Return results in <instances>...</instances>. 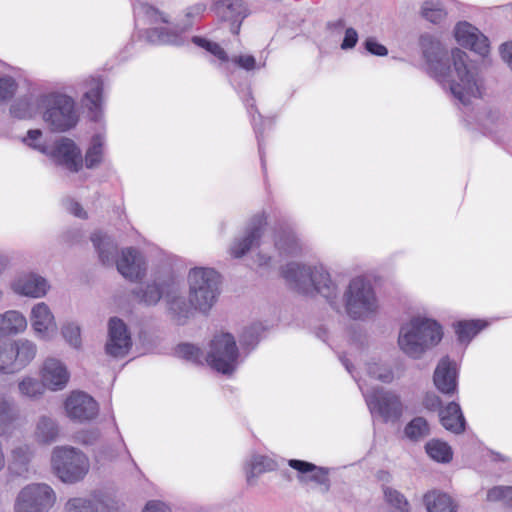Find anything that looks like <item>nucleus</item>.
<instances>
[{
  "mask_svg": "<svg viewBox=\"0 0 512 512\" xmlns=\"http://www.w3.org/2000/svg\"><path fill=\"white\" fill-rule=\"evenodd\" d=\"M420 47L430 70L440 82H448L452 95L464 106L471 98L482 95V78L478 67L469 61L466 52L459 48L451 51L454 71L457 79L448 80L450 66L441 43L429 34L420 37Z\"/></svg>",
  "mask_w": 512,
  "mask_h": 512,
  "instance_id": "f257e3e1",
  "label": "nucleus"
},
{
  "mask_svg": "<svg viewBox=\"0 0 512 512\" xmlns=\"http://www.w3.org/2000/svg\"><path fill=\"white\" fill-rule=\"evenodd\" d=\"M282 276L297 292L304 295L318 293L329 304H336L337 285L323 266H306L291 262L282 269Z\"/></svg>",
  "mask_w": 512,
  "mask_h": 512,
  "instance_id": "f03ea898",
  "label": "nucleus"
},
{
  "mask_svg": "<svg viewBox=\"0 0 512 512\" xmlns=\"http://www.w3.org/2000/svg\"><path fill=\"white\" fill-rule=\"evenodd\" d=\"M442 337V327L437 321L417 316L401 326L398 345L408 357L420 359L427 350L436 346Z\"/></svg>",
  "mask_w": 512,
  "mask_h": 512,
  "instance_id": "7ed1b4c3",
  "label": "nucleus"
},
{
  "mask_svg": "<svg viewBox=\"0 0 512 512\" xmlns=\"http://www.w3.org/2000/svg\"><path fill=\"white\" fill-rule=\"evenodd\" d=\"M188 283L193 308L208 312L220 294V275L212 268L196 267L189 271Z\"/></svg>",
  "mask_w": 512,
  "mask_h": 512,
  "instance_id": "20e7f679",
  "label": "nucleus"
},
{
  "mask_svg": "<svg viewBox=\"0 0 512 512\" xmlns=\"http://www.w3.org/2000/svg\"><path fill=\"white\" fill-rule=\"evenodd\" d=\"M345 309L354 320H365L379 310V301L372 282L359 276L352 279L344 293Z\"/></svg>",
  "mask_w": 512,
  "mask_h": 512,
  "instance_id": "39448f33",
  "label": "nucleus"
},
{
  "mask_svg": "<svg viewBox=\"0 0 512 512\" xmlns=\"http://www.w3.org/2000/svg\"><path fill=\"white\" fill-rule=\"evenodd\" d=\"M51 463L56 476L69 484L81 481L90 468L87 456L74 447L54 448Z\"/></svg>",
  "mask_w": 512,
  "mask_h": 512,
  "instance_id": "423d86ee",
  "label": "nucleus"
},
{
  "mask_svg": "<svg viewBox=\"0 0 512 512\" xmlns=\"http://www.w3.org/2000/svg\"><path fill=\"white\" fill-rule=\"evenodd\" d=\"M41 102L45 107L44 121L49 124L52 131L65 132L78 123L75 102L71 97L51 93L44 96Z\"/></svg>",
  "mask_w": 512,
  "mask_h": 512,
  "instance_id": "0eeeda50",
  "label": "nucleus"
},
{
  "mask_svg": "<svg viewBox=\"0 0 512 512\" xmlns=\"http://www.w3.org/2000/svg\"><path fill=\"white\" fill-rule=\"evenodd\" d=\"M238 356L234 336L230 333H221L211 340L206 361L217 372L231 374L236 369Z\"/></svg>",
  "mask_w": 512,
  "mask_h": 512,
  "instance_id": "6e6552de",
  "label": "nucleus"
},
{
  "mask_svg": "<svg viewBox=\"0 0 512 512\" xmlns=\"http://www.w3.org/2000/svg\"><path fill=\"white\" fill-rule=\"evenodd\" d=\"M56 501V493L46 483L24 486L15 499V512H47Z\"/></svg>",
  "mask_w": 512,
  "mask_h": 512,
  "instance_id": "1a4fd4ad",
  "label": "nucleus"
},
{
  "mask_svg": "<svg viewBox=\"0 0 512 512\" xmlns=\"http://www.w3.org/2000/svg\"><path fill=\"white\" fill-rule=\"evenodd\" d=\"M367 406L372 414H378L385 422L396 421L402 415V404L399 397L383 388L363 390L360 386Z\"/></svg>",
  "mask_w": 512,
  "mask_h": 512,
  "instance_id": "9d476101",
  "label": "nucleus"
},
{
  "mask_svg": "<svg viewBox=\"0 0 512 512\" xmlns=\"http://www.w3.org/2000/svg\"><path fill=\"white\" fill-rule=\"evenodd\" d=\"M131 346L132 341L126 324L118 317L110 318L106 353L114 358H121L129 352Z\"/></svg>",
  "mask_w": 512,
  "mask_h": 512,
  "instance_id": "9b49d317",
  "label": "nucleus"
},
{
  "mask_svg": "<svg viewBox=\"0 0 512 512\" xmlns=\"http://www.w3.org/2000/svg\"><path fill=\"white\" fill-rule=\"evenodd\" d=\"M266 225V217L264 214L254 215L245 231L243 237L236 238L231 247L230 253L234 258L244 256L252 247L258 246L263 235Z\"/></svg>",
  "mask_w": 512,
  "mask_h": 512,
  "instance_id": "f8f14e48",
  "label": "nucleus"
},
{
  "mask_svg": "<svg viewBox=\"0 0 512 512\" xmlns=\"http://www.w3.org/2000/svg\"><path fill=\"white\" fill-rule=\"evenodd\" d=\"M65 509L67 512H115L120 509V506L108 495L92 494L89 497L70 499Z\"/></svg>",
  "mask_w": 512,
  "mask_h": 512,
  "instance_id": "ddd939ff",
  "label": "nucleus"
},
{
  "mask_svg": "<svg viewBox=\"0 0 512 512\" xmlns=\"http://www.w3.org/2000/svg\"><path fill=\"white\" fill-rule=\"evenodd\" d=\"M457 42L471 51L485 58L490 51L488 38L480 30L468 22H460L455 27Z\"/></svg>",
  "mask_w": 512,
  "mask_h": 512,
  "instance_id": "4468645a",
  "label": "nucleus"
},
{
  "mask_svg": "<svg viewBox=\"0 0 512 512\" xmlns=\"http://www.w3.org/2000/svg\"><path fill=\"white\" fill-rule=\"evenodd\" d=\"M69 418L79 422L94 419L99 411L98 403L84 392H73L65 402Z\"/></svg>",
  "mask_w": 512,
  "mask_h": 512,
  "instance_id": "2eb2a0df",
  "label": "nucleus"
},
{
  "mask_svg": "<svg viewBox=\"0 0 512 512\" xmlns=\"http://www.w3.org/2000/svg\"><path fill=\"white\" fill-rule=\"evenodd\" d=\"M50 155L58 165L65 167L70 172H78L83 166L81 150L69 138L63 137L57 141Z\"/></svg>",
  "mask_w": 512,
  "mask_h": 512,
  "instance_id": "dca6fc26",
  "label": "nucleus"
},
{
  "mask_svg": "<svg viewBox=\"0 0 512 512\" xmlns=\"http://www.w3.org/2000/svg\"><path fill=\"white\" fill-rule=\"evenodd\" d=\"M114 264H116L118 272L130 281L142 279L146 274V264L143 256L132 247L123 249L120 258Z\"/></svg>",
  "mask_w": 512,
  "mask_h": 512,
  "instance_id": "f3484780",
  "label": "nucleus"
},
{
  "mask_svg": "<svg viewBox=\"0 0 512 512\" xmlns=\"http://www.w3.org/2000/svg\"><path fill=\"white\" fill-rule=\"evenodd\" d=\"M436 388L445 395H453L457 391V372L455 363L448 356L437 364L433 375Z\"/></svg>",
  "mask_w": 512,
  "mask_h": 512,
  "instance_id": "a211bd4d",
  "label": "nucleus"
},
{
  "mask_svg": "<svg viewBox=\"0 0 512 512\" xmlns=\"http://www.w3.org/2000/svg\"><path fill=\"white\" fill-rule=\"evenodd\" d=\"M219 17L230 23V31L238 34L242 21L248 15V9L243 0H221L216 6Z\"/></svg>",
  "mask_w": 512,
  "mask_h": 512,
  "instance_id": "6ab92c4d",
  "label": "nucleus"
},
{
  "mask_svg": "<svg viewBox=\"0 0 512 512\" xmlns=\"http://www.w3.org/2000/svg\"><path fill=\"white\" fill-rule=\"evenodd\" d=\"M69 380V373L66 367L57 359L49 358L44 362L42 368V382L50 390L63 389Z\"/></svg>",
  "mask_w": 512,
  "mask_h": 512,
  "instance_id": "aec40b11",
  "label": "nucleus"
},
{
  "mask_svg": "<svg viewBox=\"0 0 512 512\" xmlns=\"http://www.w3.org/2000/svg\"><path fill=\"white\" fill-rule=\"evenodd\" d=\"M289 466L295 470H297L301 474H307L310 473L309 476L304 477L300 476V481H312L318 484L321 487L322 492H328L330 489V480L328 477V469L324 467L316 466L313 463L304 461V460H298V459H291L288 462Z\"/></svg>",
  "mask_w": 512,
  "mask_h": 512,
  "instance_id": "412c9836",
  "label": "nucleus"
},
{
  "mask_svg": "<svg viewBox=\"0 0 512 512\" xmlns=\"http://www.w3.org/2000/svg\"><path fill=\"white\" fill-rule=\"evenodd\" d=\"M174 281L172 278L154 280L145 286L134 289L133 294L139 302L145 305H156L162 297H167L169 284H174Z\"/></svg>",
  "mask_w": 512,
  "mask_h": 512,
  "instance_id": "4be33fe9",
  "label": "nucleus"
},
{
  "mask_svg": "<svg viewBox=\"0 0 512 512\" xmlns=\"http://www.w3.org/2000/svg\"><path fill=\"white\" fill-rule=\"evenodd\" d=\"M48 287L46 279L34 273L21 275L12 284L17 294L34 298L44 296Z\"/></svg>",
  "mask_w": 512,
  "mask_h": 512,
  "instance_id": "5701e85b",
  "label": "nucleus"
},
{
  "mask_svg": "<svg viewBox=\"0 0 512 512\" xmlns=\"http://www.w3.org/2000/svg\"><path fill=\"white\" fill-rule=\"evenodd\" d=\"M31 324L35 333L41 338L49 337L55 331L54 316L45 303L36 304L31 311Z\"/></svg>",
  "mask_w": 512,
  "mask_h": 512,
  "instance_id": "b1692460",
  "label": "nucleus"
},
{
  "mask_svg": "<svg viewBox=\"0 0 512 512\" xmlns=\"http://www.w3.org/2000/svg\"><path fill=\"white\" fill-rule=\"evenodd\" d=\"M91 241L101 263L105 266H113L118 255L117 243L110 236L100 231L91 235Z\"/></svg>",
  "mask_w": 512,
  "mask_h": 512,
  "instance_id": "393cba45",
  "label": "nucleus"
},
{
  "mask_svg": "<svg viewBox=\"0 0 512 512\" xmlns=\"http://www.w3.org/2000/svg\"><path fill=\"white\" fill-rule=\"evenodd\" d=\"M440 423L448 431L461 434L466 429V420L458 403L452 401L439 411Z\"/></svg>",
  "mask_w": 512,
  "mask_h": 512,
  "instance_id": "a878e982",
  "label": "nucleus"
},
{
  "mask_svg": "<svg viewBox=\"0 0 512 512\" xmlns=\"http://www.w3.org/2000/svg\"><path fill=\"white\" fill-rule=\"evenodd\" d=\"M423 503L427 512H456L458 506L454 499L441 490H430L423 495Z\"/></svg>",
  "mask_w": 512,
  "mask_h": 512,
  "instance_id": "bb28decb",
  "label": "nucleus"
},
{
  "mask_svg": "<svg viewBox=\"0 0 512 512\" xmlns=\"http://www.w3.org/2000/svg\"><path fill=\"white\" fill-rule=\"evenodd\" d=\"M10 348L13 350V362L15 373L25 368L36 356V345L27 340L20 339L9 342Z\"/></svg>",
  "mask_w": 512,
  "mask_h": 512,
  "instance_id": "cd10ccee",
  "label": "nucleus"
},
{
  "mask_svg": "<svg viewBox=\"0 0 512 512\" xmlns=\"http://www.w3.org/2000/svg\"><path fill=\"white\" fill-rule=\"evenodd\" d=\"M33 457L31 447L27 444L15 447L11 452L9 462V471L16 476L27 477L29 473L30 462Z\"/></svg>",
  "mask_w": 512,
  "mask_h": 512,
  "instance_id": "c85d7f7f",
  "label": "nucleus"
},
{
  "mask_svg": "<svg viewBox=\"0 0 512 512\" xmlns=\"http://www.w3.org/2000/svg\"><path fill=\"white\" fill-rule=\"evenodd\" d=\"M166 301L171 310L177 317L180 324L183 323L182 319L185 320L189 317L193 305L190 301L187 302L181 295L179 284L174 281V284H169Z\"/></svg>",
  "mask_w": 512,
  "mask_h": 512,
  "instance_id": "c756f323",
  "label": "nucleus"
},
{
  "mask_svg": "<svg viewBox=\"0 0 512 512\" xmlns=\"http://www.w3.org/2000/svg\"><path fill=\"white\" fill-rule=\"evenodd\" d=\"M140 37L144 38L148 43L154 45H182L183 39L181 35L169 30L167 27L153 26L140 32Z\"/></svg>",
  "mask_w": 512,
  "mask_h": 512,
  "instance_id": "7c9ffc66",
  "label": "nucleus"
},
{
  "mask_svg": "<svg viewBox=\"0 0 512 512\" xmlns=\"http://www.w3.org/2000/svg\"><path fill=\"white\" fill-rule=\"evenodd\" d=\"M133 11L137 24L157 25L168 23L166 16L155 7L144 3L136 2L133 4Z\"/></svg>",
  "mask_w": 512,
  "mask_h": 512,
  "instance_id": "2f4dec72",
  "label": "nucleus"
},
{
  "mask_svg": "<svg viewBox=\"0 0 512 512\" xmlns=\"http://www.w3.org/2000/svg\"><path fill=\"white\" fill-rule=\"evenodd\" d=\"M59 435V426L55 419L49 416H41L36 424L35 437L38 442L51 444Z\"/></svg>",
  "mask_w": 512,
  "mask_h": 512,
  "instance_id": "473e14b6",
  "label": "nucleus"
},
{
  "mask_svg": "<svg viewBox=\"0 0 512 512\" xmlns=\"http://www.w3.org/2000/svg\"><path fill=\"white\" fill-rule=\"evenodd\" d=\"M26 326L25 317L17 311H7L0 315V335L2 336L22 332Z\"/></svg>",
  "mask_w": 512,
  "mask_h": 512,
  "instance_id": "72a5a7b5",
  "label": "nucleus"
},
{
  "mask_svg": "<svg viewBox=\"0 0 512 512\" xmlns=\"http://www.w3.org/2000/svg\"><path fill=\"white\" fill-rule=\"evenodd\" d=\"M18 417V410L13 401L0 395V436L9 432Z\"/></svg>",
  "mask_w": 512,
  "mask_h": 512,
  "instance_id": "f704fd0d",
  "label": "nucleus"
},
{
  "mask_svg": "<svg viewBox=\"0 0 512 512\" xmlns=\"http://www.w3.org/2000/svg\"><path fill=\"white\" fill-rule=\"evenodd\" d=\"M275 247L287 256L296 255L300 251V245L294 232L290 229L280 231L275 238Z\"/></svg>",
  "mask_w": 512,
  "mask_h": 512,
  "instance_id": "c9c22d12",
  "label": "nucleus"
},
{
  "mask_svg": "<svg viewBox=\"0 0 512 512\" xmlns=\"http://www.w3.org/2000/svg\"><path fill=\"white\" fill-rule=\"evenodd\" d=\"M425 450L431 459L439 463H449L453 457L451 447L446 442L438 439L428 441Z\"/></svg>",
  "mask_w": 512,
  "mask_h": 512,
  "instance_id": "e433bc0d",
  "label": "nucleus"
},
{
  "mask_svg": "<svg viewBox=\"0 0 512 512\" xmlns=\"http://www.w3.org/2000/svg\"><path fill=\"white\" fill-rule=\"evenodd\" d=\"M105 138L101 134H96L92 137L90 146L85 154V166L88 169H93L99 166L103 160V147Z\"/></svg>",
  "mask_w": 512,
  "mask_h": 512,
  "instance_id": "4c0bfd02",
  "label": "nucleus"
},
{
  "mask_svg": "<svg viewBox=\"0 0 512 512\" xmlns=\"http://www.w3.org/2000/svg\"><path fill=\"white\" fill-rule=\"evenodd\" d=\"M486 323L480 320H464L459 321L454 325L455 332L458 340L462 343H469L471 339L477 335L484 327Z\"/></svg>",
  "mask_w": 512,
  "mask_h": 512,
  "instance_id": "58836bf2",
  "label": "nucleus"
},
{
  "mask_svg": "<svg viewBox=\"0 0 512 512\" xmlns=\"http://www.w3.org/2000/svg\"><path fill=\"white\" fill-rule=\"evenodd\" d=\"M404 433L409 440L418 442L430 434L429 424L425 418L415 417L405 426Z\"/></svg>",
  "mask_w": 512,
  "mask_h": 512,
  "instance_id": "ea45409f",
  "label": "nucleus"
},
{
  "mask_svg": "<svg viewBox=\"0 0 512 512\" xmlns=\"http://www.w3.org/2000/svg\"><path fill=\"white\" fill-rule=\"evenodd\" d=\"M87 91L84 94V103L89 110H97L101 103L102 81L99 78H91L86 82Z\"/></svg>",
  "mask_w": 512,
  "mask_h": 512,
  "instance_id": "a19ab883",
  "label": "nucleus"
},
{
  "mask_svg": "<svg viewBox=\"0 0 512 512\" xmlns=\"http://www.w3.org/2000/svg\"><path fill=\"white\" fill-rule=\"evenodd\" d=\"M273 466L274 462L270 458L262 455L253 456L246 468L247 481L251 483L253 478H256L263 472L272 470Z\"/></svg>",
  "mask_w": 512,
  "mask_h": 512,
  "instance_id": "79ce46f5",
  "label": "nucleus"
},
{
  "mask_svg": "<svg viewBox=\"0 0 512 512\" xmlns=\"http://www.w3.org/2000/svg\"><path fill=\"white\" fill-rule=\"evenodd\" d=\"M264 331L259 323L251 324L245 327L240 335V344L247 349H254L260 340L261 333Z\"/></svg>",
  "mask_w": 512,
  "mask_h": 512,
  "instance_id": "37998d69",
  "label": "nucleus"
},
{
  "mask_svg": "<svg viewBox=\"0 0 512 512\" xmlns=\"http://www.w3.org/2000/svg\"><path fill=\"white\" fill-rule=\"evenodd\" d=\"M383 493L386 502L392 507L399 512H408L409 502L401 492L391 487L383 486Z\"/></svg>",
  "mask_w": 512,
  "mask_h": 512,
  "instance_id": "c03bdc74",
  "label": "nucleus"
},
{
  "mask_svg": "<svg viewBox=\"0 0 512 512\" xmlns=\"http://www.w3.org/2000/svg\"><path fill=\"white\" fill-rule=\"evenodd\" d=\"M192 42L197 45L198 47H201L205 49L206 51L210 52L212 55L217 57L222 62L229 61V57L226 53V51L216 42H212L207 40L206 38L200 37V36H194L192 37Z\"/></svg>",
  "mask_w": 512,
  "mask_h": 512,
  "instance_id": "a18cd8bd",
  "label": "nucleus"
},
{
  "mask_svg": "<svg viewBox=\"0 0 512 512\" xmlns=\"http://www.w3.org/2000/svg\"><path fill=\"white\" fill-rule=\"evenodd\" d=\"M175 353L178 357L195 364H202L203 352L195 345L189 343L179 344Z\"/></svg>",
  "mask_w": 512,
  "mask_h": 512,
  "instance_id": "49530a36",
  "label": "nucleus"
},
{
  "mask_svg": "<svg viewBox=\"0 0 512 512\" xmlns=\"http://www.w3.org/2000/svg\"><path fill=\"white\" fill-rule=\"evenodd\" d=\"M487 500L491 502H502L505 506L512 508V486H494L487 492Z\"/></svg>",
  "mask_w": 512,
  "mask_h": 512,
  "instance_id": "de8ad7c7",
  "label": "nucleus"
},
{
  "mask_svg": "<svg viewBox=\"0 0 512 512\" xmlns=\"http://www.w3.org/2000/svg\"><path fill=\"white\" fill-rule=\"evenodd\" d=\"M422 16L431 23L438 24L446 16V12L439 3L426 1L422 6Z\"/></svg>",
  "mask_w": 512,
  "mask_h": 512,
  "instance_id": "09e8293b",
  "label": "nucleus"
},
{
  "mask_svg": "<svg viewBox=\"0 0 512 512\" xmlns=\"http://www.w3.org/2000/svg\"><path fill=\"white\" fill-rule=\"evenodd\" d=\"M367 373L370 377L389 383L393 380L392 370L384 364L372 362L367 364Z\"/></svg>",
  "mask_w": 512,
  "mask_h": 512,
  "instance_id": "8fccbe9b",
  "label": "nucleus"
},
{
  "mask_svg": "<svg viewBox=\"0 0 512 512\" xmlns=\"http://www.w3.org/2000/svg\"><path fill=\"white\" fill-rule=\"evenodd\" d=\"M13 350L9 342L0 344V372L4 374H13L14 370Z\"/></svg>",
  "mask_w": 512,
  "mask_h": 512,
  "instance_id": "3c124183",
  "label": "nucleus"
},
{
  "mask_svg": "<svg viewBox=\"0 0 512 512\" xmlns=\"http://www.w3.org/2000/svg\"><path fill=\"white\" fill-rule=\"evenodd\" d=\"M18 387L21 394L30 398H37L43 393L45 385L33 378H25L19 383Z\"/></svg>",
  "mask_w": 512,
  "mask_h": 512,
  "instance_id": "603ef678",
  "label": "nucleus"
},
{
  "mask_svg": "<svg viewBox=\"0 0 512 512\" xmlns=\"http://www.w3.org/2000/svg\"><path fill=\"white\" fill-rule=\"evenodd\" d=\"M61 333L70 346L74 348H79L81 346V331L79 325L76 323L69 322L64 324L61 329Z\"/></svg>",
  "mask_w": 512,
  "mask_h": 512,
  "instance_id": "864d4df0",
  "label": "nucleus"
},
{
  "mask_svg": "<svg viewBox=\"0 0 512 512\" xmlns=\"http://www.w3.org/2000/svg\"><path fill=\"white\" fill-rule=\"evenodd\" d=\"M10 113L18 119H28L34 114V108L28 99H18L10 107Z\"/></svg>",
  "mask_w": 512,
  "mask_h": 512,
  "instance_id": "5fc2aeb1",
  "label": "nucleus"
},
{
  "mask_svg": "<svg viewBox=\"0 0 512 512\" xmlns=\"http://www.w3.org/2000/svg\"><path fill=\"white\" fill-rule=\"evenodd\" d=\"M17 90V83L12 77H0V102L12 98Z\"/></svg>",
  "mask_w": 512,
  "mask_h": 512,
  "instance_id": "6e6d98bb",
  "label": "nucleus"
},
{
  "mask_svg": "<svg viewBox=\"0 0 512 512\" xmlns=\"http://www.w3.org/2000/svg\"><path fill=\"white\" fill-rule=\"evenodd\" d=\"M230 60L233 64L246 71H251L256 68V59L252 55L234 56Z\"/></svg>",
  "mask_w": 512,
  "mask_h": 512,
  "instance_id": "4d7b16f0",
  "label": "nucleus"
},
{
  "mask_svg": "<svg viewBox=\"0 0 512 512\" xmlns=\"http://www.w3.org/2000/svg\"><path fill=\"white\" fill-rule=\"evenodd\" d=\"M364 46L365 49L372 55L386 56L388 54L387 48L384 45L378 43L373 38L366 39L364 42Z\"/></svg>",
  "mask_w": 512,
  "mask_h": 512,
  "instance_id": "13d9d810",
  "label": "nucleus"
},
{
  "mask_svg": "<svg viewBox=\"0 0 512 512\" xmlns=\"http://www.w3.org/2000/svg\"><path fill=\"white\" fill-rule=\"evenodd\" d=\"M251 117H252V124H253L254 131L256 134L257 142H258V150H259L262 170L264 173H266V161H265V154L263 151V132L260 130V128L257 127L255 115L251 114Z\"/></svg>",
  "mask_w": 512,
  "mask_h": 512,
  "instance_id": "bf43d9fd",
  "label": "nucleus"
},
{
  "mask_svg": "<svg viewBox=\"0 0 512 512\" xmlns=\"http://www.w3.org/2000/svg\"><path fill=\"white\" fill-rule=\"evenodd\" d=\"M100 438V431L98 429L84 430L78 433L77 439L85 445H92Z\"/></svg>",
  "mask_w": 512,
  "mask_h": 512,
  "instance_id": "052dcab7",
  "label": "nucleus"
},
{
  "mask_svg": "<svg viewBox=\"0 0 512 512\" xmlns=\"http://www.w3.org/2000/svg\"><path fill=\"white\" fill-rule=\"evenodd\" d=\"M358 41V33L354 28H347L345 31L344 39L341 43L343 50L353 48Z\"/></svg>",
  "mask_w": 512,
  "mask_h": 512,
  "instance_id": "680f3d73",
  "label": "nucleus"
},
{
  "mask_svg": "<svg viewBox=\"0 0 512 512\" xmlns=\"http://www.w3.org/2000/svg\"><path fill=\"white\" fill-rule=\"evenodd\" d=\"M423 405L430 411H440L442 408V401L436 394H427L423 400Z\"/></svg>",
  "mask_w": 512,
  "mask_h": 512,
  "instance_id": "e2e57ef3",
  "label": "nucleus"
},
{
  "mask_svg": "<svg viewBox=\"0 0 512 512\" xmlns=\"http://www.w3.org/2000/svg\"><path fill=\"white\" fill-rule=\"evenodd\" d=\"M64 205L66 209L76 217L87 218V213L84 211L81 205L73 199H66L64 201Z\"/></svg>",
  "mask_w": 512,
  "mask_h": 512,
  "instance_id": "0e129e2a",
  "label": "nucleus"
},
{
  "mask_svg": "<svg viewBox=\"0 0 512 512\" xmlns=\"http://www.w3.org/2000/svg\"><path fill=\"white\" fill-rule=\"evenodd\" d=\"M171 509L162 501L150 500L146 503L142 512H167Z\"/></svg>",
  "mask_w": 512,
  "mask_h": 512,
  "instance_id": "69168bd1",
  "label": "nucleus"
},
{
  "mask_svg": "<svg viewBox=\"0 0 512 512\" xmlns=\"http://www.w3.org/2000/svg\"><path fill=\"white\" fill-rule=\"evenodd\" d=\"M500 54L503 61L512 70V42H506L500 47Z\"/></svg>",
  "mask_w": 512,
  "mask_h": 512,
  "instance_id": "338daca9",
  "label": "nucleus"
},
{
  "mask_svg": "<svg viewBox=\"0 0 512 512\" xmlns=\"http://www.w3.org/2000/svg\"><path fill=\"white\" fill-rule=\"evenodd\" d=\"M205 8L204 4H195L187 9L186 16L192 19L198 18L205 11Z\"/></svg>",
  "mask_w": 512,
  "mask_h": 512,
  "instance_id": "774afa93",
  "label": "nucleus"
}]
</instances>
